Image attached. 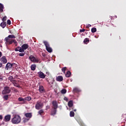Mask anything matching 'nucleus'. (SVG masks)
Wrapping results in <instances>:
<instances>
[{"label": "nucleus", "instance_id": "20", "mask_svg": "<svg viewBox=\"0 0 126 126\" xmlns=\"http://www.w3.org/2000/svg\"><path fill=\"white\" fill-rule=\"evenodd\" d=\"M25 116H26V118H32V114L31 113H26Z\"/></svg>", "mask_w": 126, "mask_h": 126}, {"label": "nucleus", "instance_id": "31", "mask_svg": "<svg viewBox=\"0 0 126 126\" xmlns=\"http://www.w3.org/2000/svg\"><path fill=\"white\" fill-rule=\"evenodd\" d=\"M88 42H89V39H88V38H86L84 40V43H85V44H87Z\"/></svg>", "mask_w": 126, "mask_h": 126}, {"label": "nucleus", "instance_id": "46", "mask_svg": "<svg viewBox=\"0 0 126 126\" xmlns=\"http://www.w3.org/2000/svg\"><path fill=\"white\" fill-rule=\"evenodd\" d=\"M74 112H76V109H75V110H74Z\"/></svg>", "mask_w": 126, "mask_h": 126}, {"label": "nucleus", "instance_id": "17", "mask_svg": "<svg viewBox=\"0 0 126 126\" xmlns=\"http://www.w3.org/2000/svg\"><path fill=\"white\" fill-rule=\"evenodd\" d=\"M68 107H69V108H71V107L73 106V102L72 101V100H70L68 102Z\"/></svg>", "mask_w": 126, "mask_h": 126}, {"label": "nucleus", "instance_id": "18", "mask_svg": "<svg viewBox=\"0 0 126 126\" xmlns=\"http://www.w3.org/2000/svg\"><path fill=\"white\" fill-rule=\"evenodd\" d=\"M13 84H14V86H16L17 87H19V86L17 84V81L14 80L13 81L11 82Z\"/></svg>", "mask_w": 126, "mask_h": 126}, {"label": "nucleus", "instance_id": "12", "mask_svg": "<svg viewBox=\"0 0 126 126\" xmlns=\"http://www.w3.org/2000/svg\"><path fill=\"white\" fill-rule=\"evenodd\" d=\"M22 50H23V53H24L25 52V50H27V49H28V44H23L22 47Z\"/></svg>", "mask_w": 126, "mask_h": 126}, {"label": "nucleus", "instance_id": "40", "mask_svg": "<svg viewBox=\"0 0 126 126\" xmlns=\"http://www.w3.org/2000/svg\"><path fill=\"white\" fill-rule=\"evenodd\" d=\"M85 31V30L83 29V30H80V32H84Z\"/></svg>", "mask_w": 126, "mask_h": 126}, {"label": "nucleus", "instance_id": "45", "mask_svg": "<svg viewBox=\"0 0 126 126\" xmlns=\"http://www.w3.org/2000/svg\"><path fill=\"white\" fill-rule=\"evenodd\" d=\"M14 91L15 92H18V91H17V90H16V89L14 90Z\"/></svg>", "mask_w": 126, "mask_h": 126}, {"label": "nucleus", "instance_id": "38", "mask_svg": "<svg viewBox=\"0 0 126 126\" xmlns=\"http://www.w3.org/2000/svg\"><path fill=\"white\" fill-rule=\"evenodd\" d=\"M64 101H66V102H68V98H67L66 97H64Z\"/></svg>", "mask_w": 126, "mask_h": 126}, {"label": "nucleus", "instance_id": "1", "mask_svg": "<svg viewBox=\"0 0 126 126\" xmlns=\"http://www.w3.org/2000/svg\"><path fill=\"white\" fill-rule=\"evenodd\" d=\"M15 38H16V37L14 36V35H9L4 39L5 44H9V45H11V44H12V43L17 44V41H16L15 39H15Z\"/></svg>", "mask_w": 126, "mask_h": 126}, {"label": "nucleus", "instance_id": "10", "mask_svg": "<svg viewBox=\"0 0 126 126\" xmlns=\"http://www.w3.org/2000/svg\"><path fill=\"white\" fill-rule=\"evenodd\" d=\"M0 61L1 63H7V60H6V58L4 56L1 58Z\"/></svg>", "mask_w": 126, "mask_h": 126}, {"label": "nucleus", "instance_id": "36", "mask_svg": "<svg viewBox=\"0 0 126 126\" xmlns=\"http://www.w3.org/2000/svg\"><path fill=\"white\" fill-rule=\"evenodd\" d=\"M25 53H19V56H20V57H24V56H25Z\"/></svg>", "mask_w": 126, "mask_h": 126}, {"label": "nucleus", "instance_id": "8", "mask_svg": "<svg viewBox=\"0 0 126 126\" xmlns=\"http://www.w3.org/2000/svg\"><path fill=\"white\" fill-rule=\"evenodd\" d=\"M37 74L40 78L44 79L45 77H46V75H45L43 72L39 71L37 73Z\"/></svg>", "mask_w": 126, "mask_h": 126}, {"label": "nucleus", "instance_id": "2", "mask_svg": "<svg viewBox=\"0 0 126 126\" xmlns=\"http://www.w3.org/2000/svg\"><path fill=\"white\" fill-rule=\"evenodd\" d=\"M21 122V117L18 115H15L14 117L11 119V122L14 125H18Z\"/></svg>", "mask_w": 126, "mask_h": 126}, {"label": "nucleus", "instance_id": "37", "mask_svg": "<svg viewBox=\"0 0 126 126\" xmlns=\"http://www.w3.org/2000/svg\"><path fill=\"white\" fill-rule=\"evenodd\" d=\"M66 69V67H64L62 68V71H63V72L64 73Z\"/></svg>", "mask_w": 126, "mask_h": 126}, {"label": "nucleus", "instance_id": "19", "mask_svg": "<svg viewBox=\"0 0 126 126\" xmlns=\"http://www.w3.org/2000/svg\"><path fill=\"white\" fill-rule=\"evenodd\" d=\"M0 26L1 27H2V28H5V27L6 26V23L5 22L1 23Z\"/></svg>", "mask_w": 126, "mask_h": 126}, {"label": "nucleus", "instance_id": "33", "mask_svg": "<svg viewBox=\"0 0 126 126\" xmlns=\"http://www.w3.org/2000/svg\"><path fill=\"white\" fill-rule=\"evenodd\" d=\"M6 21V16H4V17L2 18V21H3V22H4V21Z\"/></svg>", "mask_w": 126, "mask_h": 126}, {"label": "nucleus", "instance_id": "23", "mask_svg": "<svg viewBox=\"0 0 126 126\" xmlns=\"http://www.w3.org/2000/svg\"><path fill=\"white\" fill-rule=\"evenodd\" d=\"M3 11V5L0 3V12H2Z\"/></svg>", "mask_w": 126, "mask_h": 126}, {"label": "nucleus", "instance_id": "28", "mask_svg": "<svg viewBox=\"0 0 126 126\" xmlns=\"http://www.w3.org/2000/svg\"><path fill=\"white\" fill-rule=\"evenodd\" d=\"M96 31H97V29H96L95 28H93L92 29V33H95V32H96Z\"/></svg>", "mask_w": 126, "mask_h": 126}, {"label": "nucleus", "instance_id": "44", "mask_svg": "<svg viewBox=\"0 0 126 126\" xmlns=\"http://www.w3.org/2000/svg\"><path fill=\"white\" fill-rule=\"evenodd\" d=\"M88 27H91V25L88 24Z\"/></svg>", "mask_w": 126, "mask_h": 126}, {"label": "nucleus", "instance_id": "14", "mask_svg": "<svg viewBox=\"0 0 126 126\" xmlns=\"http://www.w3.org/2000/svg\"><path fill=\"white\" fill-rule=\"evenodd\" d=\"M52 105L54 107L53 109L58 108V102H57V101H53L52 102Z\"/></svg>", "mask_w": 126, "mask_h": 126}, {"label": "nucleus", "instance_id": "4", "mask_svg": "<svg viewBox=\"0 0 126 126\" xmlns=\"http://www.w3.org/2000/svg\"><path fill=\"white\" fill-rule=\"evenodd\" d=\"M43 43L46 47L47 52H48V53H52L53 52V49H52V48L50 47L49 43L47 41H44Z\"/></svg>", "mask_w": 126, "mask_h": 126}, {"label": "nucleus", "instance_id": "11", "mask_svg": "<svg viewBox=\"0 0 126 126\" xmlns=\"http://www.w3.org/2000/svg\"><path fill=\"white\" fill-rule=\"evenodd\" d=\"M16 52H20V53H23L24 51L22 50V47L18 46L15 49Z\"/></svg>", "mask_w": 126, "mask_h": 126}, {"label": "nucleus", "instance_id": "43", "mask_svg": "<svg viewBox=\"0 0 126 126\" xmlns=\"http://www.w3.org/2000/svg\"><path fill=\"white\" fill-rule=\"evenodd\" d=\"M2 66V63H0V67H1Z\"/></svg>", "mask_w": 126, "mask_h": 126}, {"label": "nucleus", "instance_id": "27", "mask_svg": "<svg viewBox=\"0 0 126 126\" xmlns=\"http://www.w3.org/2000/svg\"><path fill=\"white\" fill-rule=\"evenodd\" d=\"M18 100L20 101V102H22L25 101V98H23L22 97H19L18 98Z\"/></svg>", "mask_w": 126, "mask_h": 126}, {"label": "nucleus", "instance_id": "25", "mask_svg": "<svg viewBox=\"0 0 126 126\" xmlns=\"http://www.w3.org/2000/svg\"><path fill=\"white\" fill-rule=\"evenodd\" d=\"M61 93L62 94H65L66 93V90L63 89L62 90H61Z\"/></svg>", "mask_w": 126, "mask_h": 126}, {"label": "nucleus", "instance_id": "5", "mask_svg": "<svg viewBox=\"0 0 126 126\" xmlns=\"http://www.w3.org/2000/svg\"><path fill=\"white\" fill-rule=\"evenodd\" d=\"M29 59L31 61V62H32V63H39V59L38 58H35L33 56H30L29 57Z\"/></svg>", "mask_w": 126, "mask_h": 126}, {"label": "nucleus", "instance_id": "21", "mask_svg": "<svg viewBox=\"0 0 126 126\" xmlns=\"http://www.w3.org/2000/svg\"><path fill=\"white\" fill-rule=\"evenodd\" d=\"M73 92L74 93H77V92H80V90H79V89H78L77 88H75L73 89Z\"/></svg>", "mask_w": 126, "mask_h": 126}, {"label": "nucleus", "instance_id": "41", "mask_svg": "<svg viewBox=\"0 0 126 126\" xmlns=\"http://www.w3.org/2000/svg\"><path fill=\"white\" fill-rule=\"evenodd\" d=\"M2 56V53H1V52H0V58Z\"/></svg>", "mask_w": 126, "mask_h": 126}, {"label": "nucleus", "instance_id": "6", "mask_svg": "<svg viewBox=\"0 0 126 126\" xmlns=\"http://www.w3.org/2000/svg\"><path fill=\"white\" fill-rule=\"evenodd\" d=\"M8 93H10V89H9V87H5L4 90L2 92V94L4 95L5 94H8Z\"/></svg>", "mask_w": 126, "mask_h": 126}, {"label": "nucleus", "instance_id": "7", "mask_svg": "<svg viewBox=\"0 0 126 126\" xmlns=\"http://www.w3.org/2000/svg\"><path fill=\"white\" fill-rule=\"evenodd\" d=\"M13 65H16V64L15 63H7L5 66V69L7 70H8L9 68H11Z\"/></svg>", "mask_w": 126, "mask_h": 126}, {"label": "nucleus", "instance_id": "15", "mask_svg": "<svg viewBox=\"0 0 126 126\" xmlns=\"http://www.w3.org/2000/svg\"><path fill=\"white\" fill-rule=\"evenodd\" d=\"M56 113H57V109L53 108V109L51 111L52 116H54V115H56Z\"/></svg>", "mask_w": 126, "mask_h": 126}, {"label": "nucleus", "instance_id": "22", "mask_svg": "<svg viewBox=\"0 0 126 126\" xmlns=\"http://www.w3.org/2000/svg\"><path fill=\"white\" fill-rule=\"evenodd\" d=\"M31 69L32 70H35L36 69V64H33L31 65Z\"/></svg>", "mask_w": 126, "mask_h": 126}, {"label": "nucleus", "instance_id": "47", "mask_svg": "<svg viewBox=\"0 0 126 126\" xmlns=\"http://www.w3.org/2000/svg\"><path fill=\"white\" fill-rule=\"evenodd\" d=\"M47 108H50V107H49V106H48V107H47Z\"/></svg>", "mask_w": 126, "mask_h": 126}, {"label": "nucleus", "instance_id": "30", "mask_svg": "<svg viewBox=\"0 0 126 126\" xmlns=\"http://www.w3.org/2000/svg\"><path fill=\"white\" fill-rule=\"evenodd\" d=\"M70 117H74V112L73 111L70 112Z\"/></svg>", "mask_w": 126, "mask_h": 126}, {"label": "nucleus", "instance_id": "29", "mask_svg": "<svg viewBox=\"0 0 126 126\" xmlns=\"http://www.w3.org/2000/svg\"><path fill=\"white\" fill-rule=\"evenodd\" d=\"M38 114H39V115H43V114H44V110H40L38 111Z\"/></svg>", "mask_w": 126, "mask_h": 126}, {"label": "nucleus", "instance_id": "42", "mask_svg": "<svg viewBox=\"0 0 126 126\" xmlns=\"http://www.w3.org/2000/svg\"><path fill=\"white\" fill-rule=\"evenodd\" d=\"M0 120H2V116L0 115Z\"/></svg>", "mask_w": 126, "mask_h": 126}, {"label": "nucleus", "instance_id": "26", "mask_svg": "<svg viewBox=\"0 0 126 126\" xmlns=\"http://www.w3.org/2000/svg\"><path fill=\"white\" fill-rule=\"evenodd\" d=\"M25 100H26V101H30L31 100V97L30 96H27L25 98Z\"/></svg>", "mask_w": 126, "mask_h": 126}, {"label": "nucleus", "instance_id": "16", "mask_svg": "<svg viewBox=\"0 0 126 126\" xmlns=\"http://www.w3.org/2000/svg\"><path fill=\"white\" fill-rule=\"evenodd\" d=\"M39 92H40V93H43V92H45L44 87H43L42 86H39Z\"/></svg>", "mask_w": 126, "mask_h": 126}, {"label": "nucleus", "instance_id": "39", "mask_svg": "<svg viewBox=\"0 0 126 126\" xmlns=\"http://www.w3.org/2000/svg\"><path fill=\"white\" fill-rule=\"evenodd\" d=\"M29 121V119H25L23 121L24 123H26L27 122H28Z\"/></svg>", "mask_w": 126, "mask_h": 126}, {"label": "nucleus", "instance_id": "3", "mask_svg": "<svg viewBox=\"0 0 126 126\" xmlns=\"http://www.w3.org/2000/svg\"><path fill=\"white\" fill-rule=\"evenodd\" d=\"M44 106V104H43V103L41 101H37L36 102V104H35V109L36 110H40V109H42L43 107Z\"/></svg>", "mask_w": 126, "mask_h": 126}, {"label": "nucleus", "instance_id": "24", "mask_svg": "<svg viewBox=\"0 0 126 126\" xmlns=\"http://www.w3.org/2000/svg\"><path fill=\"white\" fill-rule=\"evenodd\" d=\"M70 74H71V73H70V71H68L65 74L66 77H69L70 76Z\"/></svg>", "mask_w": 126, "mask_h": 126}, {"label": "nucleus", "instance_id": "9", "mask_svg": "<svg viewBox=\"0 0 126 126\" xmlns=\"http://www.w3.org/2000/svg\"><path fill=\"white\" fill-rule=\"evenodd\" d=\"M11 118V115H6L4 117L5 122H9V121H10Z\"/></svg>", "mask_w": 126, "mask_h": 126}, {"label": "nucleus", "instance_id": "34", "mask_svg": "<svg viewBox=\"0 0 126 126\" xmlns=\"http://www.w3.org/2000/svg\"><path fill=\"white\" fill-rule=\"evenodd\" d=\"M3 98H4L5 100H7V99H8V95H4V96H3Z\"/></svg>", "mask_w": 126, "mask_h": 126}, {"label": "nucleus", "instance_id": "35", "mask_svg": "<svg viewBox=\"0 0 126 126\" xmlns=\"http://www.w3.org/2000/svg\"><path fill=\"white\" fill-rule=\"evenodd\" d=\"M7 24H8V25H10L11 24V21H10V20H8L7 21Z\"/></svg>", "mask_w": 126, "mask_h": 126}, {"label": "nucleus", "instance_id": "13", "mask_svg": "<svg viewBox=\"0 0 126 126\" xmlns=\"http://www.w3.org/2000/svg\"><path fill=\"white\" fill-rule=\"evenodd\" d=\"M56 80L57 81L61 82V81H63V78L62 76H58V77H56Z\"/></svg>", "mask_w": 126, "mask_h": 126}, {"label": "nucleus", "instance_id": "32", "mask_svg": "<svg viewBox=\"0 0 126 126\" xmlns=\"http://www.w3.org/2000/svg\"><path fill=\"white\" fill-rule=\"evenodd\" d=\"M8 79L9 80H10V81H11V82L14 80V79H13V77L12 76H10L9 78H8Z\"/></svg>", "mask_w": 126, "mask_h": 126}]
</instances>
